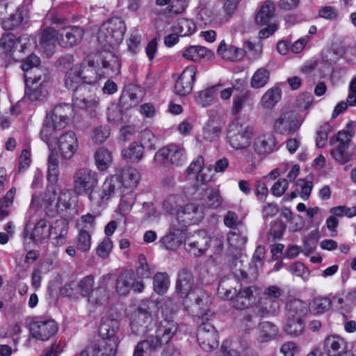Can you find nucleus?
I'll return each mask as SVG.
<instances>
[{"label":"nucleus","instance_id":"nucleus-33","mask_svg":"<svg viewBox=\"0 0 356 356\" xmlns=\"http://www.w3.org/2000/svg\"><path fill=\"white\" fill-rule=\"evenodd\" d=\"M25 46H1L0 54L8 62L22 60L25 54Z\"/></svg>","mask_w":356,"mask_h":356},{"label":"nucleus","instance_id":"nucleus-36","mask_svg":"<svg viewBox=\"0 0 356 356\" xmlns=\"http://www.w3.org/2000/svg\"><path fill=\"white\" fill-rule=\"evenodd\" d=\"M36 43V38L29 35L17 36L13 33H4L0 39V44H31Z\"/></svg>","mask_w":356,"mask_h":356},{"label":"nucleus","instance_id":"nucleus-9","mask_svg":"<svg viewBox=\"0 0 356 356\" xmlns=\"http://www.w3.org/2000/svg\"><path fill=\"white\" fill-rule=\"evenodd\" d=\"M58 65L65 71L64 79L65 86L69 90L76 91L81 83L82 76L80 68L74 64V58L72 55H66L58 60Z\"/></svg>","mask_w":356,"mask_h":356},{"label":"nucleus","instance_id":"nucleus-11","mask_svg":"<svg viewBox=\"0 0 356 356\" xmlns=\"http://www.w3.org/2000/svg\"><path fill=\"white\" fill-rule=\"evenodd\" d=\"M96 63L101 62L99 69L101 77H113L120 73L121 63L113 53L104 50L95 54Z\"/></svg>","mask_w":356,"mask_h":356},{"label":"nucleus","instance_id":"nucleus-10","mask_svg":"<svg viewBox=\"0 0 356 356\" xmlns=\"http://www.w3.org/2000/svg\"><path fill=\"white\" fill-rule=\"evenodd\" d=\"M154 161L160 165L171 164L179 166L185 161V151L183 148L169 145L159 149L154 155Z\"/></svg>","mask_w":356,"mask_h":356},{"label":"nucleus","instance_id":"nucleus-60","mask_svg":"<svg viewBox=\"0 0 356 356\" xmlns=\"http://www.w3.org/2000/svg\"><path fill=\"white\" fill-rule=\"evenodd\" d=\"M250 95V91H245V92L236 95L233 98L232 106L231 108V113L233 115H236L241 112L245 106L247 101L248 100Z\"/></svg>","mask_w":356,"mask_h":356},{"label":"nucleus","instance_id":"nucleus-44","mask_svg":"<svg viewBox=\"0 0 356 356\" xmlns=\"http://www.w3.org/2000/svg\"><path fill=\"white\" fill-rule=\"evenodd\" d=\"M97 168L100 171L106 170L112 163L113 157L111 152L107 149L100 147L95 154Z\"/></svg>","mask_w":356,"mask_h":356},{"label":"nucleus","instance_id":"nucleus-21","mask_svg":"<svg viewBox=\"0 0 356 356\" xmlns=\"http://www.w3.org/2000/svg\"><path fill=\"white\" fill-rule=\"evenodd\" d=\"M29 17V6L26 4L21 5L17 8L14 13L2 20V27L7 30L13 29L26 23Z\"/></svg>","mask_w":356,"mask_h":356},{"label":"nucleus","instance_id":"nucleus-62","mask_svg":"<svg viewBox=\"0 0 356 356\" xmlns=\"http://www.w3.org/2000/svg\"><path fill=\"white\" fill-rule=\"evenodd\" d=\"M71 193L68 190L60 191L57 197L56 208L58 211H63L71 207Z\"/></svg>","mask_w":356,"mask_h":356},{"label":"nucleus","instance_id":"nucleus-6","mask_svg":"<svg viewBox=\"0 0 356 356\" xmlns=\"http://www.w3.org/2000/svg\"><path fill=\"white\" fill-rule=\"evenodd\" d=\"M177 330L178 325L176 322L168 318H164L159 322L155 337H149L147 340L157 350L163 345L168 344Z\"/></svg>","mask_w":356,"mask_h":356},{"label":"nucleus","instance_id":"nucleus-31","mask_svg":"<svg viewBox=\"0 0 356 356\" xmlns=\"http://www.w3.org/2000/svg\"><path fill=\"white\" fill-rule=\"evenodd\" d=\"M216 53L224 60L236 61L241 60L246 54L247 51L243 47L237 46H218Z\"/></svg>","mask_w":356,"mask_h":356},{"label":"nucleus","instance_id":"nucleus-51","mask_svg":"<svg viewBox=\"0 0 356 356\" xmlns=\"http://www.w3.org/2000/svg\"><path fill=\"white\" fill-rule=\"evenodd\" d=\"M62 35H65L66 40L64 41L68 44H75L81 41L83 36V30L78 26H69L64 29Z\"/></svg>","mask_w":356,"mask_h":356},{"label":"nucleus","instance_id":"nucleus-18","mask_svg":"<svg viewBox=\"0 0 356 356\" xmlns=\"http://www.w3.org/2000/svg\"><path fill=\"white\" fill-rule=\"evenodd\" d=\"M176 293L182 298H186L195 289V279L191 271L183 268L177 273Z\"/></svg>","mask_w":356,"mask_h":356},{"label":"nucleus","instance_id":"nucleus-26","mask_svg":"<svg viewBox=\"0 0 356 356\" xmlns=\"http://www.w3.org/2000/svg\"><path fill=\"white\" fill-rule=\"evenodd\" d=\"M183 56L190 60L197 62L202 59L211 60L213 52L204 46H188L183 52Z\"/></svg>","mask_w":356,"mask_h":356},{"label":"nucleus","instance_id":"nucleus-53","mask_svg":"<svg viewBox=\"0 0 356 356\" xmlns=\"http://www.w3.org/2000/svg\"><path fill=\"white\" fill-rule=\"evenodd\" d=\"M95 279L94 277L91 275H89L86 277L82 278L76 284V286L79 291L80 294L86 297L87 298L95 290Z\"/></svg>","mask_w":356,"mask_h":356},{"label":"nucleus","instance_id":"nucleus-24","mask_svg":"<svg viewBox=\"0 0 356 356\" xmlns=\"http://www.w3.org/2000/svg\"><path fill=\"white\" fill-rule=\"evenodd\" d=\"M140 179L139 172L134 168L127 167L121 170L119 183L121 189L134 191L138 186Z\"/></svg>","mask_w":356,"mask_h":356},{"label":"nucleus","instance_id":"nucleus-45","mask_svg":"<svg viewBox=\"0 0 356 356\" xmlns=\"http://www.w3.org/2000/svg\"><path fill=\"white\" fill-rule=\"evenodd\" d=\"M270 79V71L266 67H260L253 74L250 79V87L259 89L264 87Z\"/></svg>","mask_w":356,"mask_h":356},{"label":"nucleus","instance_id":"nucleus-41","mask_svg":"<svg viewBox=\"0 0 356 356\" xmlns=\"http://www.w3.org/2000/svg\"><path fill=\"white\" fill-rule=\"evenodd\" d=\"M119 186L117 177L113 176L107 178L102 186V193L99 195L101 201L103 202L108 201L115 194Z\"/></svg>","mask_w":356,"mask_h":356},{"label":"nucleus","instance_id":"nucleus-5","mask_svg":"<svg viewBox=\"0 0 356 356\" xmlns=\"http://www.w3.org/2000/svg\"><path fill=\"white\" fill-rule=\"evenodd\" d=\"M97 173L88 168H79L73 175V188L77 195L86 191H94L98 185Z\"/></svg>","mask_w":356,"mask_h":356},{"label":"nucleus","instance_id":"nucleus-16","mask_svg":"<svg viewBox=\"0 0 356 356\" xmlns=\"http://www.w3.org/2000/svg\"><path fill=\"white\" fill-rule=\"evenodd\" d=\"M72 113V108L68 104L56 106L51 112L47 114L46 118L50 120L58 130L65 129L68 124L70 117Z\"/></svg>","mask_w":356,"mask_h":356},{"label":"nucleus","instance_id":"nucleus-23","mask_svg":"<svg viewBox=\"0 0 356 356\" xmlns=\"http://www.w3.org/2000/svg\"><path fill=\"white\" fill-rule=\"evenodd\" d=\"M177 220L186 224L197 223L203 218V213L195 204H188L177 212Z\"/></svg>","mask_w":356,"mask_h":356},{"label":"nucleus","instance_id":"nucleus-7","mask_svg":"<svg viewBox=\"0 0 356 356\" xmlns=\"http://www.w3.org/2000/svg\"><path fill=\"white\" fill-rule=\"evenodd\" d=\"M58 156L51 152L47 159V179L51 185H49L42 197V200L47 205L51 206L55 201L57 195L56 184L58 180L59 168Z\"/></svg>","mask_w":356,"mask_h":356},{"label":"nucleus","instance_id":"nucleus-27","mask_svg":"<svg viewBox=\"0 0 356 356\" xmlns=\"http://www.w3.org/2000/svg\"><path fill=\"white\" fill-rule=\"evenodd\" d=\"M240 287L241 285L235 277H224L219 282L218 294L224 299L232 298L237 292V288Z\"/></svg>","mask_w":356,"mask_h":356},{"label":"nucleus","instance_id":"nucleus-19","mask_svg":"<svg viewBox=\"0 0 356 356\" xmlns=\"http://www.w3.org/2000/svg\"><path fill=\"white\" fill-rule=\"evenodd\" d=\"M111 274L102 275L98 281V286L88 298V302L93 307L104 305L108 300L107 286L111 279Z\"/></svg>","mask_w":356,"mask_h":356},{"label":"nucleus","instance_id":"nucleus-34","mask_svg":"<svg viewBox=\"0 0 356 356\" xmlns=\"http://www.w3.org/2000/svg\"><path fill=\"white\" fill-rule=\"evenodd\" d=\"M203 207L209 209H216L220 207L222 198L218 190L213 188H206L202 197Z\"/></svg>","mask_w":356,"mask_h":356},{"label":"nucleus","instance_id":"nucleus-3","mask_svg":"<svg viewBox=\"0 0 356 356\" xmlns=\"http://www.w3.org/2000/svg\"><path fill=\"white\" fill-rule=\"evenodd\" d=\"M125 30L124 23L120 18H111L100 26L97 33L98 42L102 44H120Z\"/></svg>","mask_w":356,"mask_h":356},{"label":"nucleus","instance_id":"nucleus-57","mask_svg":"<svg viewBox=\"0 0 356 356\" xmlns=\"http://www.w3.org/2000/svg\"><path fill=\"white\" fill-rule=\"evenodd\" d=\"M304 329L305 324L303 320L288 318L285 331L289 335L298 337L302 333Z\"/></svg>","mask_w":356,"mask_h":356},{"label":"nucleus","instance_id":"nucleus-46","mask_svg":"<svg viewBox=\"0 0 356 356\" xmlns=\"http://www.w3.org/2000/svg\"><path fill=\"white\" fill-rule=\"evenodd\" d=\"M221 87L218 84L200 91L196 97L197 103L202 107L211 105L213 101L214 96L217 93L218 88Z\"/></svg>","mask_w":356,"mask_h":356},{"label":"nucleus","instance_id":"nucleus-2","mask_svg":"<svg viewBox=\"0 0 356 356\" xmlns=\"http://www.w3.org/2000/svg\"><path fill=\"white\" fill-rule=\"evenodd\" d=\"M213 316V312L207 309L200 315L202 320L197 332V339L201 348L210 352L218 346V335L215 327L208 321Z\"/></svg>","mask_w":356,"mask_h":356},{"label":"nucleus","instance_id":"nucleus-29","mask_svg":"<svg viewBox=\"0 0 356 356\" xmlns=\"http://www.w3.org/2000/svg\"><path fill=\"white\" fill-rule=\"evenodd\" d=\"M232 299V306L237 309H245L253 302L254 298L251 287L240 289Z\"/></svg>","mask_w":356,"mask_h":356},{"label":"nucleus","instance_id":"nucleus-56","mask_svg":"<svg viewBox=\"0 0 356 356\" xmlns=\"http://www.w3.org/2000/svg\"><path fill=\"white\" fill-rule=\"evenodd\" d=\"M122 155L124 159L138 161L143 156V147L136 143H132L127 149L122 150Z\"/></svg>","mask_w":356,"mask_h":356},{"label":"nucleus","instance_id":"nucleus-17","mask_svg":"<svg viewBox=\"0 0 356 356\" xmlns=\"http://www.w3.org/2000/svg\"><path fill=\"white\" fill-rule=\"evenodd\" d=\"M196 72L197 69L193 65L185 68L175 84V90L177 95L184 96L191 92Z\"/></svg>","mask_w":356,"mask_h":356},{"label":"nucleus","instance_id":"nucleus-37","mask_svg":"<svg viewBox=\"0 0 356 356\" xmlns=\"http://www.w3.org/2000/svg\"><path fill=\"white\" fill-rule=\"evenodd\" d=\"M258 339L261 342H267L273 339L278 333V328L269 321L259 323L257 328Z\"/></svg>","mask_w":356,"mask_h":356},{"label":"nucleus","instance_id":"nucleus-14","mask_svg":"<svg viewBox=\"0 0 356 356\" xmlns=\"http://www.w3.org/2000/svg\"><path fill=\"white\" fill-rule=\"evenodd\" d=\"M60 156L63 159H71L79 147V142L75 133L69 131L61 134L57 140Z\"/></svg>","mask_w":356,"mask_h":356},{"label":"nucleus","instance_id":"nucleus-12","mask_svg":"<svg viewBox=\"0 0 356 356\" xmlns=\"http://www.w3.org/2000/svg\"><path fill=\"white\" fill-rule=\"evenodd\" d=\"M210 241V238L204 231H198L189 234L185 238V249L188 254L193 257H201L209 249Z\"/></svg>","mask_w":356,"mask_h":356},{"label":"nucleus","instance_id":"nucleus-35","mask_svg":"<svg viewBox=\"0 0 356 356\" xmlns=\"http://www.w3.org/2000/svg\"><path fill=\"white\" fill-rule=\"evenodd\" d=\"M281 97L282 91L279 88H270L261 97V106L264 109L271 110L280 101Z\"/></svg>","mask_w":356,"mask_h":356},{"label":"nucleus","instance_id":"nucleus-43","mask_svg":"<svg viewBox=\"0 0 356 356\" xmlns=\"http://www.w3.org/2000/svg\"><path fill=\"white\" fill-rule=\"evenodd\" d=\"M120 193L119 209L121 213L125 215L131 211L136 201V194L134 191L127 189H121Z\"/></svg>","mask_w":356,"mask_h":356},{"label":"nucleus","instance_id":"nucleus-52","mask_svg":"<svg viewBox=\"0 0 356 356\" xmlns=\"http://www.w3.org/2000/svg\"><path fill=\"white\" fill-rule=\"evenodd\" d=\"M170 285L169 276L166 273H157L154 277V289L159 294L165 293Z\"/></svg>","mask_w":356,"mask_h":356},{"label":"nucleus","instance_id":"nucleus-47","mask_svg":"<svg viewBox=\"0 0 356 356\" xmlns=\"http://www.w3.org/2000/svg\"><path fill=\"white\" fill-rule=\"evenodd\" d=\"M75 244L78 250L83 252L88 251L92 244V236L90 231L85 228L80 229L75 238Z\"/></svg>","mask_w":356,"mask_h":356},{"label":"nucleus","instance_id":"nucleus-49","mask_svg":"<svg viewBox=\"0 0 356 356\" xmlns=\"http://www.w3.org/2000/svg\"><path fill=\"white\" fill-rule=\"evenodd\" d=\"M47 90L42 83L34 84L25 90V97L31 102L42 100L47 95Z\"/></svg>","mask_w":356,"mask_h":356},{"label":"nucleus","instance_id":"nucleus-40","mask_svg":"<svg viewBox=\"0 0 356 356\" xmlns=\"http://www.w3.org/2000/svg\"><path fill=\"white\" fill-rule=\"evenodd\" d=\"M133 286V276L129 272L121 273L115 282L116 292L120 296L129 293Z\"/></svg>","mask_w":356,"mask_h":356},{"label":"nucleus","instance_id":"nucleus-1","mask_svg":"<svg viewBox=\"0 0 356 356\" xmlns=\"http://www.w3.org/2000/svg\"><path fill=\"white\" fill-rule=\"evenodd\" d=\"M119 330V322L113 318H106L99 326V334L104 340V345L95 348L94 356H115L120 343L117 333ZM79 356H88L86 351H82Z\"/></svg>","mask_w":356,"mask_h":356},{"label":"nucleus","instance_id":"nucleus-64","mask_svg":"<svg viewBox=\"0 0 356 356\" xmlns=\"http://www.w3.org/2000/svg\"><path fill=\"white\" fill-rule=\"evenodd\" d=\"M120 102L125 109L136 106L140 102L136 93L129 91L124 92L120 99Z\"/></svg>","mask_w":356,"mask_h":356},{"label":"nucleus","instance_id":"nucleus-55","mask_svg":"<svg viewBox=\"0 0 356 356\" xmlns=\"http://www.w3.org/2000/svg\"><path fill=\"white\" fill-rule=\"evenodd\" d=\"M75 104L81 108L86 109L91 117L96 116L100 110L99 102L95 99H77Z\"/></svg>","mask_w":356,"mask_h":356},{"label":"nucleus","instance_id":"nucleus-48","mask_svg":"<svg viewBox=\"0 0 356 356\" xmlns=\"http://www.w3.org/2000/svg\"><path fill=\"white\" fill-rule=\"evenodd\" d=\"M227 241L235 249L242 248L247 242V236L243 231L234 228L227 234Z\"/></svg>","mask_w":356,"mask_h":356},{"label":"nucleus","instance_id":"nucleus-22","mask_svg":"<svg viewBox=\"0 0 356 356\" xmlns=\"http://www.w3.org/2000/svg\"><path fill=\"white\" fill-rule=\"evenodd\" d=\"M324 350L328 356H339L350 352L347 350L346 341L337 335H330L325 338Z\"/></svg>","mask_w":356,"mask_h":356},{"label":"nucleus","instance_id":"nucleus-38","mask_svg":"<svg viewBox=\"0 0 356 356\" xmlns=\"http://www.w3.org/2000/svg\"><path fill=\"white\" fill-rule=\"evenodd\" d=\"M58 128L54 124H51L50 120L45 118L43 127L40 131L41 139L44 141L49 147L51 146L56 140H58Z\"/></svg>","mask_w":356,"mask_h":356},{"label":"nucleus","instance_id":"nucleus-25","mask_svg":"<svg viewBox=\"0 0 356 356\" xmlns=\"http://www.w3.org/2000/svg\"><path fill=\"white\" fill-rule=\"evenodd\" d=\"M253 147L259 155L269 154L277 149L275 138L271 134L259 136L254 140Z\"/></svg>","mask_w":356,"mask_h":356},{"label":"nucleus","instance_id":"nucleus-20","mask_svg":"<svg viewBox=\"0 0 356 356\" xmlns=\"http://www.w3.org/2000/svg\"><path fill=\"white\" fill-rule=\"evenodd\" d=\"M95 63H97L95 54L89 55L82 61L79 68L83 82L92 84L96 83L99 79L102 78L99 69L97 70L95 68Z\"/></svg>","mask_w":356,"mask_h":356},{"label":"nucleus","instance_id":"nucleus-61","mask_svg":"<svg viewBox=\"0 0 356 356\" xmlns=\"http://www.w3.org/2000/svg\"><path fill=\"white\" fill-rule=\"evenodd\" d=\"M15 192V188H11L4 196L3 202L0 203V220L9 215L7 208L13 204Z\"/></svg>","mask_w":356,"mask_h":356},{"label":"nucleus","instance_id":"nucleus-13","mask_svg":"<svg viewBox=\"0 0 356 356\" xmlns=\"http://www.w3.org/2000/svg\"><path fill=\"white\" fill-rule=\"evenodd\" d=\"M30 332L33 337L46 341L58 332V325L52 319L42 318L31 323Z\"/></svg>","mask_w":356,"mask_h":356},{"label":"nucleus","instance_id":"nucleus-58","mask_svg":"<svg viewBox=\"0 0 356 356\" xmlns=\"http://www.w3.org/2000/svg\"><path fill=\"white\" fill-rule=\"evenodd\" d=\"M24 77L26 79V83L28 84L29 80H31L33 85L42 83L47 81V71L45 68L36 67L33 70L32 73L30 74H25Z\"/></svg>","mask_w":356,"mask_h":356},{"label":"nucleus","instance_id":"nucleus-15","mask_svg":"<svg viewBox=\"0 0 356 356\" xmlns=\"http://www.w3.org/2000/svg\"><path fill=\"white\" fill-rule=\"evenodd\" d=\"M301 122L292 111H286L280 115L273 123V130L280 134H289L300 127Z\"/></svg>","mask_w":356,"mask_h":356},{"label":"nucleus","instance_id":"nucleus-4","mask_svg":"<svg viewBox=\"0 0 356 356\" xmlns=\"http://www.w3.org/2000/svg\"><path fill=\"white\" fill-rule=\"evenodd\" d=\"M253 136L254 130L252 127L242 124L238 120H236L229 125L227 140L232 148L245 150L250 146Z\"/></svg>","mask_w":356,"mask_h":356},{"label":"nucleus","instance_id":"nucleus-54","mask_svg":"<svg viewBox=\"0 0 356 356\" xmlns=\"http://www.w3.org/2000/svg\"><path fill=\"white\" fill-rule=\"evenodd\" d=\"M220 134L221 127L214 121H209L203 130L204 138L210 142L216 140Z\"/></svg>","mask_w":356,"mask_h":356},{"label":"nucleus","instance_id":"nucleus-63","mask_svg":"<svg viewBox=\"0 0 356 356\" xmlns=\"http://www.w3.org/2000/svg\"><path fill=\"white\" fill-rule=\"evenodd\" d=\"M332 131V127L328 123H325L317 131L316 146L323 148L327 141V135Z\"/></svg>","mask_w":356,"mask_h":356},{"label":"nucleus","instance_id":"nucleus-28","mask_svg":"<svg viewBox=\"0 0 356 356\" xmlns=\"http://www.w3.org/2000/svg\"><path fill=\"white\" fill-rule=\"evenodd\" d=\"M185 227L186 225H183L177 229L175 228V225L172 227L169 233L161 239V243L165 249L176 250L182 244L183 230Z\"/></svg>","mask_w":356,"mask_h":356},{"label":"nucleus","instance_id":"nucleus-8","mask_svg":"<svg viewBox=\"0 0 356 356\" xmlns=\"http://www.w3.org/2000/svg\"><path fill=\"white\" fill-rule=\"evenodd\" d=\"M352 135L348 131H339L337 134L332 136L330 144L334 145L336 143L339 144L331 149L330 154L334 159L341 164H345L350 160V155L348 152Z\"/></svg>","mask_w":356,"mask_h":356},{"label":"nucleus","instance_id":"nucleus-59","mask_svg":"<svg viewBox=\"0 0 356 356\" xmlns=\"http://www.w3.org/2000/svg\"><path fill=\"white\" fill-rule=\"evenodd\" d=\"M332 305V300L327 297L315 298L311 303V309L316 314L327 312Z\"/></svg>","mask_w":356,"mask_h":356},{"label":"nucleus","instance_id":"nucleus-42","mask_svg":"<svg viewBox=\"0 0 356 356\" xmlns=\"http://www.w3.org/2000/svg\"><path fill=\"white\" fill-rule=\"evenodd\" d=\"M257 309L260 317L275 314L280 309V302L276 299L274 300L265 297L260 302L259 305L257 307Z\"/></svg>","mask_w":356,"mask_h":356},{"label":"nucleus","instance_id":"nucleus-39","mask_svg":"<svg viewBox=\"0 0 356 356\" xmlns=\"http://www.w3.org/2000/svg\"><path fill=\"white\" fill-rule=\"evenodd\" d=\"M275 11V7L273 2L269 1L264 2L257 14L255 18L257 24L260 25L268 24L274 17Z\"/></svg>","mask_w":356,"mask_h":356},{"label":"nucleus","instance_id":"nucleus-30","mask_svg":"<svg viewBox=\"0 0 356 356\" xmlns=\"http://www.w3.org/2000/svg\"><path fill=\"white\" fill-rule=\"evenodd\" d=\"M286 312L288 318L303 320L309 312V307L306 302L293 299L287 302Z\"/></svg>","mask_w":356,"mask_h":356},{"label":"nucleus","instance_id":"nucleus-50","mask_svg":"<svg viewBox=\"0 0 356 356\" xmlns=\"http://www.w3.org/2000/svg\"><path fill=\"white\" fill-rule=\"evenodd\" d=\"M195 29V23L188 19H179L173 26V30L179 36L183 37L191 34Z\"/></svg>","mask_w":356,"mask_h":356},{"label":"nucleus","instance_id":"nucleus-32","mask_svg":"<svg viewBox=\"0 0 356 356\" xmlns=\"http://www.w3.org/2000/svg\"><path fill=\"white\" fill-rule=\"evenodd\" d=\"M49 236L48 222L46 219H41L35 224L29 238L35 243H42Z\"/></svg>","mask_w":356,"mask_h":356}]
</instances>
